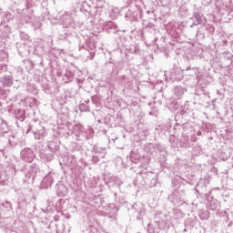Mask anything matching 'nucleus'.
<instances>
[{
	"label": "nucleus",
	"instance_id": "obj_5",
	"mask_svg": "<svg viewBox=\"0 0 233 233\" xmlns=\"http://www.w3.org/2000/svg\"><path fill=\"white\" fill-rule=\"evenodd\" d=\"M1 83L3 86H6L8 88L14 85V77H12V76H5L2 77Z\"/></svg>",
	"mask_w": 233,
	"mask_h": 233
},
{
	"label": "nucleus",
	"instance_id": "obj_8",
	"mask_svg": "<svg viewBox=\"0 0 233 233\" xmlns=\"http://www.w3.org/2000/svg\"><path fill=\"white\" fill-rule=\"evenodd\" d=\"M198 216H199L200 219L205 220V219H208V218H210V213L208 211H199Z\"/></svg>",
	"mask_w": 233,
	"mask_h": 233
},
{
	"label": "nucleus",
	"instance_id": "obj_9",
	"mask_svg": "<svg viewBox=\"0 0 233 233\" xmlns=\"http://www.w3.org/2000/svg\"><path fill=\"white\" fill-rule=\"evenodd\" d=\"M40 157L46 161H52L54 159V156H52V154L46 155L45 153H40Z\"/></svg>",
	"mask_w": 233,
	"mask_h": 233
},
{
	"label": "nucleus",
	"instance_id": "obj_2",
	"mask_svg": "<svg viewBox=\"0 0 233 233\" xmlns=\"http://www.w3.org/2000/svg\"><path fill=\"white\" fill-rule=\"evenodd\" d=\"M21 158L27 163L34 161V151L30 148L23 149L20 153Z\"/></svg>",
	"mask_w": 233,
	"mask_h": 233
},
{
	"label": "nucleus",
	"instance_id": "obj_10",
	"mask_svg": "<svg viewBox=\"0 0 233 233\" xmlns=\"http://www.w3.org/2000/svg\"><path fill=\"white\" fill-rule=\"evenodd\" d=\"M133 208H135V210H137V212L140 215L143 216V214H145V208L143 206H140L139 208H137V204H135L133 206Z\"/></svg>",
	"mask_w": 233,
	"mask_h": 233
},
{
	"label": "nucleus",
	"instance_id": "obj_3",
	"mask_svg": "<svg viewBox=\"0 0 233 233\" xmlns=\"http://www.w3.org/2000/svg\"><path fill=\"white\" fill-rule=\"evenodd\" d=\"M59 21L61 25L68 26L69 25L74 23V18L72 17V15L70 13L66 12L60 16Z\"/></svg>",
	"mask_w": 233,
	"mask_h": 233
},
{
	"label": "nucleus",
	"instance_id": "obj_7",
	"mask_svg": "<svg viewBox=\"0 0 233 233\" xmlns=\"http://www.w3.org/2000/svg\"><path fill=\"white\" fill-rule=\"evenodd\" d=\"M185 92H187V89L181 86H177L174 88V94L177 96V97H183Z\"/></svg>",
	"mask_w": 233,
	"mask_h": 233
},
{
	"label": "nucleus",
	"instance_id": "obj_1",
	"mask_svg": "<svg viewBox=\"0 0 233 233\" xmlns=\"http://www.w3.org/2000/svg\"><path fill=\"white\" fill-rule=\"evenodd\" d=\"M161 218H165V215L161 213H157L155 215L156 220L147 225L148 233H159V230H161V225H165V221L161 220Z\"/></svg>",
	"mask_w": 233,
	"mask_h": 233
},
{
	"label": "nucleus",
	"instance_id": "obj_4",
	"mask_svg": "<svg viewBox=\"0 0 233 233\" xmlns=\"http://www.w3.org/2000/svg\"><path fill=\"white\" fill-rule=\"evenodd\" d=\"M52 183H54V174L52 173L46 175L42 180V185L45 186V188H48V187H52Z\"/></svg>",
	"mask_w": 233,
	"mask_h": 233
},
{
	"label": "nucleus",
	"instance_id": "obj_11",
	"mask_svg": "<svg viewBox=\"0 0 233 233\" xmlns=\"http://www.w3.org/2000/svg\"><path fill=\"white\" fill-rule=\"evenodd\" d=\"M79 108L81 112H90V107L86 104H80Z\"/></svg>",
	"mask_w": 233,
	"mask_h": 233
},
{
	"label": "nucleus",
	"instance_id": "obj_15",
	"mask_svg": "<svg viewBox=\"0 0 233 233\" xmlns=\"http://www.w3.org/2000/svg\"><path fill=\"white\" fill-rule=\"evenodd\" d=\"M8 207H12V204L10 202H5Z\"/></svg>",
	"mask_w": 233,
	"mask_h": 233
},
{
	"label": "nucleus",
	"instance_id": "obj_6",
	"mask_svg": "<svg viewBox=\"0 0 233 233\" xmlns=\"http://www.w3.org/2000/svg\"><path fill=\"white\" fill-rule=\"evenodd\" d=\"M193 19H195V20H194L193 24L190 25L191 28L193 26H198V25H201L203 23V16L199 13H196L193 15Z\"/></svg>",
	"mask_w": 233,
	"mask_h": 233
},
{
	"label": "nucleus",
	"instance_id": "obj_13",
	"mask_svg": "<svg viewBox=\"0 0 233 233\" xmlns=\"http://www.w3.org/2000/svg\"><path fill=\"white\" fill-rule=\"evenodd\" d=\"M133 51H131V52H133V54H138V52H139V47L137 46V45H134L133 46Z\"/></svg>",
	"mask_w": 233,
	"mask_h": 233
},
{
	"label": "nucleus",
	"instance_id": "obj_12",
	"mask_svg": "<svg viewBox=\"0 0 233 233\" xmlns=\"http://www.w3.org/2000/svg\"><path fill=\"white\" fill-rule=\"evenodd\" d=\"M9 145L11 147H15V145H17V141H15V137L13 135L11 137H9Z\"/></svg>",
	"mask_w": 233,
	"mask_h": 233
},
{
	"label": "nucleus",
	"instance_id": "obj_14",
	"mask_svg": "<svg viewBox=\"0 0 233 233\" xmlns=\"http://www.w3.org/2000/svg\"><path fill=\"white\" fill-rule=\"evenodd\" d=\"M210 210H216V208H218V206L216 205V204H214V203H210Z\"/></svg>",
	"mask_w": 233,
	"mask_h": 233
}]
</instances>
